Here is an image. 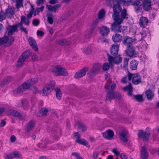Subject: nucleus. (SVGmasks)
<instances>
[{
  "mask_svg": "<svg viewBox=\"0 0 159 159\" xmlns=\"http://www.w3.org/2000/svg\"><path fill=\"white\" fill-rule=\"evenodd\" d=\"M44 8V6H42L39 8L36 9L34 12V15L35 16L38 15L40 12H42Z\"/></svg>",
  "mask_w": 159,
  "mask_h": 159,
  "instance_id": "43",
  "label": "nucleus"
},
{
  "mask_svg": "<svg viewBox=\"0 0 159 159\" xmlns=\"http://www.w3.org/2000/svg\"><path fill=\"white\" fill-rule=\"evenodd\" d=\"M120 157L122 159H127V157L124 153H122L120 155Z\"/></svg>",
  "mask_w": 159,
  "mask_h": 159,
  "instance_id": "61",
  "label": "nucleus"
},
{
  "mask_svg": "<svg viewBox=\"0 0 159 159\" xmlns=\"http://www.w3.org/2000/svg\"><path fill=\"white\" fill-rule=\"evenodd\" d=\"M119 137L123 142L125 143L127 141V132L123 128H121L120 129Z\"/></svg>",
  "mask_w": 159,
  "mask_h": 159,
  "instance_id": "15",
  "label": "nucleus"
},
{
  "mask_svg": "<svg viewBox=\"0 0 159 159\" xmlns=\"http://www.w3.org/2000/svg\"><path fill=\"white\" fill-rule=\"evenodd\" d=\"M140 34L141 35V36L143 39V38L145 37L146 35V33L144 31H142L141 32Z\"/></svg>",
  "mask_w": 159,
  "mask_h": 159,
  "instance_id": "60",
  "label": "nucleus"
},
{
  "mask_svg": "<svg viewBox=\"0 0 159 159\" xmlns=\"http://www.w3.org/2000/svg\"><path fill=\"white\" fill-rule=\"evenodd\" d=\"M75 142L79 143L84 145L86 146H88V142L83 139H78L76 140Z\"/></svg>",
  "mask_w": 159,
  "mask_h": 159,
  "instance_id": "40",
  "label": "nucleus"
},
{
  "mask_svg": "<svg viewBox=\"0 0 159 159\" xmlns=\"http://www.w3.org/2000/svg\"><path fill=\"white\" fill-rule=\"evenodd\" d=\"M121 2L126 6H129L131 2H133L137 13L141 12L142 10V6L139 0H121Z\"/></svg>",
  "mask_w": 159,
  "mask_h": 159,
  "instance_id": "5",
  "label": "nucleus"
},
{
  "mask_svg": "<svg viewBox=\"0 0 159 159\" xmlns=\"http://www.w3.org/2000/svg\"><path fill=\"white\" fill-rule=\"evenodd\" d=\"M34 10V5H31L30 8L27 15V18L28 19L32 17Z\"/></svg>",
  "mask_w": 159,
  "mask_h": 159,
  "instance_id": "41",
  "label": "nucleus"
},
{
  "mask_svg": "<svg viewBox=\"0 0 159 159\" xmlns=\"http://www.w3.org/2000/svg\"><path fill=\"white\" fill-rule=\"evenodd\" d=\"M135 37V39L136 41H139L143 39L140 34H136Z\"/></svg>",
  "mask_w": 159,
  "mask_h": 159,
  "instance_id": "51",
  "label": "nucleus"
},
{
  "mask_svg": "<svg viewBox=\"0 0 159 159\" xmlns=\"http://www.w3.org/2000/svg\"><path fill=\"white\" fill-rule=\"evenodd\" d=\"M150 135V133L149 131H146L144 132L142 130H139L138 133L139 137L143 139V140L145 141L148 140Z\"/></svg>",
  "mask_w": 159,
  "mask_h": 159,
  "instance_id": "14",
  "label": "nucleus"
},
{
  "mask_svg": "<svg viewBox=\"0 0 159 159\" xmlns=\"http://www.w3.org/2000/svg\"><path fill=\"white\" fill-rule=\"evenodd\" d=\"M17 25L8 26L7 28V32L9 35H12L15 32L17 31Z\"/></svg>",
  "mask_w": 159,
  "mask_h": 159,
  "instance_id": "18",
  "label": "nucleus"
},
{
  "mask_svg": "<svg viewBox=\"0 0 159 159\" xmlns=\"http://www.w3.org/2000/svg\"><path fill=\"white\" fill-rule=\"evenodd\" d=\"M105 79L107 81V84L105 85L106 90L107 93V100H111L113 99L115 96H118L119 98L120 97V95L119 93L113 92L114 90L116 88V84L113 82L111 81L110 75L109 74H107L105 75Z\"/></svg>",
  "mask_w": 159,
  "mask_h": 159,
  "instance_id": "1",
  "label": "nucleus"
},
{
  "mask_svg": "<svg viewBox=\"0 0 159 159\" xmlns=\"http://www.w3.org/2000/svg\"><path fill=\"white\" fill-rule=\"evenodd\" d=\"M6 122L5 121L2 120L0 124V127H3L6 125Z\"/></svg>",
  "mask_w": 159,
  "mask_h": 159,
  "instance_id": "64",
  "label": "nucleus"
},
{
  "mask_svg": "<svg viewBox=\"0 0 159 159\" xmlns=\"http://www.w3.org/2000/svg\"><path fill=\"white\" fill-rule=\"evenodd\" d=\"M139 23L141 27L145 28L148 24V20L146 17L142 16L140 18Z\"/></svg>",
  "mask_w": 159,
  "mask_h": 159,
  "instance_id": "17",
  "label": "nucleus"
},
{
  "mask_svg": "<svg viewBox=\"0 0 159 159\" xmlns=\"http://www.w3.org/2000/svg\"><path fill=\"white\" fill-rule=\"evenodd\" d=\"M55 86V82L51 81L47 83L42 91L43 95H47L49 94L53 89Z\"/></svg>",
  "mask_w": 159,
  "mask_h": 159,
  "instance_id": "8",
  "label": "nucleus"
},
{
  "mask_svg": "<svg viewBox=\"0 0 159 159\" xmlns=\"http://www.w3.org/2000/svg\"><path fill=\"white\" fill-rule=\"evenodd\" d=\"M133 42V39L132 38H129L128 37H125L123 41V44L126 46L127 47H131Z\"/></svg>",
  "mask_w": 159,
  "mask_h": 159,
  "instance_id": "23",
  "label": "nucleus"
},
{
  "mask_svg": "<svg viewBox=\"0 0 159 159\" xmlns=\"http://www.w3.org/2000/svg\"><path fill=\"white\" fill-rule=\"evenodd\" d=\"M48 22L50 24H52L53 22L52 18L51 17H48Z\"/></svg>",
  "mask_w": 159,
  "mask_h": 159,
  "instance_id": "62",
  "label": "nucleus"
},
{
  "mask_svg": "<svg viewBox=\"0 0 159 159\" xmlns=\"http://www.w3.org/2000/svg\"><path fill=\"white\" fill-rule=\"evenodd\" d=\"M121 0H106V3L108 5H111L112 3L114 4L113 10L114 13L113 14L112 17L113 19L117 18L118 14L121 11L122 8L120 5Z\"/></svg>",
  "mask_w": 159,
  "mask_h": 159,
  "instance_id": "3",
  "label": "nucleus"
},
{
  "mask_svg": "<svg viewBox=\"0 0 159 159\" xmlns=\"http://www.w3.org/2000/svg\"><path fill=\"white\" fill-rule=\"evenodd\" d=\"M138 62L136 60L132 61L130 63V67L132 70H135L137 69Z\"/></svg>",
  "mask_w": 159,
  "mask_h": 159,
  "instance_id": "34",
  "label": "nucleus"
},
{
  "mask_svg": "<svg viewBox=\"0 0 159 159\" xmlns=\"http://www.w3.org/2000/svg\"><path fill=\"white\" fill-rule=\"evenodd\" d=\"M61 6L60 4H56L53 6L51 5H47L46 6V8L49 11H51L56 12L57 10Z\"/></svg>",
  "mask_w": 159,
  "mask_h": 159,
  "instance_id": "24",
  "label": "nucleus"
},
{
  "mask_svg": "<svg viewBox=\"0 0 159 159\" xmlns=\"http://www.w3.org/2000/svg\"><path fill=\"white\" fill-rule=\"evenodd\" d=\"M100 33L103 36H106L108 34L109 29L106 26H103L100 29Z\"/></svg>",
  "mask_w": 159,
  "mask_h": 159,
  "instance_id": "30",
  "label": "nucleus"
},
{
  "mask_svg": "<svg viewBox=\"0 0 159 159\" xmlns=\"http://www.w3.org/2000/svg\"><path fill=\"white\" fill-rule=\"evenodd\" d=\"M129 15L127 13L126 10L125 9H123L121 13V17H120L119 14H118V16H117V18L118 19H121L123 21V20L125 19H127L129 18Z\"/></svg>",
  "mask_w": 159,
  "mask_h": 159,
  "instance_id": "27",
  "label": "nucleus"
},
{
  "mask_svg": "<svg viewBox=\"0 0 159 159\" xmlns=\"http://www.w3.org/2000/svg\"><path fill=\"white\" fill-rule=\"evenodd\" d=\"M88 70V68L85 67L83 68L80 71L77 72L75 75V78L78 79L84 76L86 73V71Z\"/></svg>",
  "mask_w": 159,
  "mask_h": 159,
  "instance_id": "16",
  "label": "nucleus"
},
{
  "mask_svg": "<svg viewBox=\"0 0 159 159\" xmlns=\"http://www.w3.org/2000/svg\"><path fill=\"white\" fill-rule=\"evenodd\" d=\"M101 68V65L100 64H94L89 72L88 73V74L90 77L94 76L98 74Z\"/></svg>",
  "mask_w": 159,
  "mask_h": 159,
  "instance_id": "11",
  "label": "nucleus"
},
{
  "mask_svg": "<svg viewBox=\"0 0 159 159\" xmlns=\"http://www.w3.org/2000/svg\"><path fill=\"white\" fill-rule=\"evenodd\" d=\"M128 80H129L128 79V75L127 76H125L123 77L121 79V82L123 83H125L127 82Z\"/></svg>",
  "mask_w": 159,
  "mask_h": 159,
  "instance_id": "50",
  "label": "nucleus"
},
{
  "mask_svg": "<svg viewBox=\"0 0 159 159\" xmlns=\"http://www.w3.org/2000/svg\"><path fill=\"white\" fill-rule=\"evenodd\" d=\"M103 137L107 139H111L114 136V132L111 130H109L102 133Z\"/></svg>",
  "mask_w": 159,
  "mask_h": 159,
  "instance_id": "19",
  "label": "nucleus"
},
{
  "mask_svg": "<svg viewBox=\"0 0 159 159\" xmlns=\"http://www.w3.org/2000/svg\"><path fill=\"white\" fill-rule=\"evenodd\" d=\"M135 98L137 101L141 102L143 101V96L141 95H137L134 96Z\"/></svg>",
  "mask_w": 159,
  "mask_h": 159,
  "instance_id": "45",
  "label": "nucleus"
},
{
  "mask_svg": "<svg viewBox=\"0 0 159 159\" xmlns=\"http://www.w3.org/2000/svg\"><path fill=\"white\" fill-rule=\"evenodd\" d=\"M29 105L28 102L26 100H24L21 101L20 103V104H18L19 106H22L25 109H26V107H27Z\"/></svg>",
  "mask_w": 159,
  "mask_h": 159,
  "instance_id": "35",
  "label": "nucleus"
},
{
  "mask_svg": "<svg viewBox=\"0 0 159 159\" xmlns=\"http://www.w3.org/2000/svg\"><path fill=\"white\" fill-rule=\"evenodd\" d=\"M51 72L56 75L67 76L68 73L66 70L60 65L53 66L51 70Z\"/></svg>",
  "mask_w": 159,
  "mask_h": 159,
  "instance_id": "6",
  "label": "nucleus"
},
{
  "mask_svg": "<svg viewBox=\"0 0 159 159\" xmlns=\"http://www.w3.org/2000/svg\"><path fill=\"white\" fill-rule=\"evenodd\" d=\"M48 112V111L47 109L44 108H42L39 111V112L38 113L37 115L40 117L45 116L47 115Z\"/></svg>",
  "mask_w": 159,
  "mask_h": 159,
  "instance_id": "33",
  "label": "nucleus"
},
{
  "mask_svg": "<svg viewBox=\"0 0 159 159\" xmlns=\"http://www.w3.org/2000/svg\"><path fill=\"white\" fill-rule=\"evenodd\" d=\"M35 126V123L34 121H30L28 124L27 126V131L29 132L31 130L34 128Z\"/></svg>",
  "mask_w": 159,
  "mask_h": 159,
  "instance_id": "39",
  "label": "nucleus"
},
{
  "mask_svg": "<svg viewBox=\"0 0 159 159\" xmlns=\"http://www.w3.org/2000/svg\"><path fill=\"white\" fill-rule=\"evenodd\" d=\"M115 22L111 25V30L113 31L118 32H122L127 29V27L125 26L120 25L122 22V20L121 19H116L115 18Z\"/></svg>",
  "mask_w": 159,
  "mask_h": 159,
  "instance_id": "4",
  "label": "nucleus"
},
{
  "mask_svg": "<svg viewBox=\"0 0 159 159\" xmlns=\"http://www.w3.org/2000/svg\"><path fill=\"white\" fill-rule=\"evenodd\" d=\"M38 81L37 78L30 79L24 82L21 85L14 91V94L22 93L28 89L32 85L35 84Z\"/></svg>",
  "mask_w": 159,
  "mask_h": 159,
  "instance_id": "2",
  "label": "nucleus"
},
{
  "mask_svg": "<svg viewBox=\"0 0 159 159\" xmlns=\"http://www.w3.org/2000/svg\"><path fill=\"white\" fill-rule=\"evenodd\" d=\"M112 151L116 156H118L120 154L118 150L116 148H114L112 150Z\"/></svg>",
  "mask_w": 159,
  "mask_h": 159,
  "instance_id": "56",
  "label": "nucleus"
},
{
  "mask_svg": "<svg viewBox=\"0 0 159 159\" xmlns=\"http://www.w3.org/2000/svg\"><path fill=\"white\" fill-rule=\"evenodd\" d=\"M105 12L104 9H101L99 12L98 15V18L99 19L104 18L105 16Z\"/></svg>",
  "mask_w": 159,
  "mask_h": 159,
  "instance_id": "42",
  "label": "nucleus"
},
{
  "mask_svg": "<svg viewBox=\"0 0 159 159\" xmlns=\"http://www.w3.org/2000/svg\"><path fill=\"white\" fill-rule=\"evenodd\" d=\"M122 60V58L120 55L115 57L109 55L108 57V61L111 65H113L114 64H118L121 62Z\"/></svg>",
  "mask_w": 159,
  "mask_h": 159,
  "instance_id": "13",
  "label": "nucleus"
},
{
  "mask_svg": "<svg viewBox=\"0 0 159 159\" xmlns=\"http://www.w3.org/2000/svg\"><path fill=\"white\" fill-rule=\"evenodd\" d=\"M154 0H144L143 2V8L144 10L148 11L151 8V3Z\"/></svg>",
  "mask_w": 159,
  "mask_h": 159,
  "instance_id": "20",
  "label": "nucleus"
},
{
  "mask_svg": "<svg viewBox=\"0 0 159 159\" xmlns=\"http://www.w3.org/2000/svg\"><path fill=\"white\" fill-rule=\"evenodd\" d=\"M79 129L82 131H84L86 130V128L85 125L82 124H80L78 125Z\"/></svg>",
  "mask_w": 159,
  "mask_h": 159,
  "instance_id": "48",
  "label": "nucleus"
},
{
  "mask_svg": "<svg viewBox=\"0 0 159 159\" xmlns=\"http://www.w3.org/2000/svg\"><path fill=\"white\" fill-rule=\"evenodd\" d=\"M14 12V9L12 8H9L6 10L5 14L8 18H11Z\"/></svg>",
  "mask_w": 159,
  "mask_h": 159,
  "instance_id": "31",
  "label": "nucleus"
},
{
  "mask_svg": "<svg viewBox=\"0 0 159 159\" xmlns=\"http://www.w3.org/2000/svg\"><path fill=\"white\" fill-rule=\"evenodd\" d=\"M16 6L17 8H19L23 6V0H16Z\"/></svg>",
  "mask_w": 159,
  "mask_h": 159,
  "instance_id": "44",
  "label": "nucleus"
},
{
  "mask_svg": "<svg viewBox=\"0 0 159 159\" xmlns=\"http://www.w3.org/2000/svg\"><path fill=\"white\" fill-rule=\"evenodd\" d=\"M129 61V59L127 58H125L124 60L123 67L124 68H126L127 67L128 64V62Z\"/></svg>",
  "mask_w": 159,
  "mask_h": 159,
  "instance_id": "49",
  "label": "nucleus"
},
{
  "mask_svg": "<svg viewBox=\"0 0 159 159\" xmlns=\"http://www.w3.org/2000/svg\"><path fill=\"white\" fill-rule=\"evenodd\" d=\"M39 23V20L38 19H35L33 20V24L34 26H37Z\"/></svg>",
  "mask_w": 159,
  "mask_h": 159,
  "instance_id": "53",
  "label": "nucleus"
},
{
  "mask_svg": "<svg viewBox=\"0 0 159 159\" xmlns=\"http://www.w3.org/2000/svg\"><path fill=\"white\" fill-rule=\"evenodd\" d=\"M8 115L15 117H18L20 119L22 118V117L20 113L17 111L13 110H10L7 111Z\"/></svg>",
  "mask_w": 159,
  "mask_h": 159,
  "instance_id": "22",
  "label": "nucleus"
},
{
  "mask_svg": "<svg viewBox=\"0 0 159 159\" xmlns=\"http://www.w3.org/2000/svg\"><path fill=\"white\" fill-rule=\"evenodd\" d=\"M123 89L125 91L128 92V94L129 96H131L132 95L133 88L130 83L129 84L128 86L124 87Z\"/></svg>",
  "mask_w": 159,
  "mask_h": 159,
  "instance_id": "32",
  "label": "nucleus"
},
{
  "mask_svg": "<svg viewBox=\"0 0 159 159\" xmlns=\"http://www.w3.org/2000/svg\"><path fill=\"white\" fill-rule=\"evenodd\" d=\"M20 157V155L18 152H13L7 155L6 157V159H11L14 157Z\"/></svg>",
  "mask_w": 159,
  "mask_h": 159,
  "instance_id": "29",
  "label": "nucleus"
},
{
  "mask_svg": "<svg viewBox=\"0 0 159 159\" xmlns=\"http://www.w3.org/2000/svg\"><path fill=\"white\" fill-rule=\"evenodd\" d=\"M20 29L22 31L24 32L26 34H27L28 33V32L26 30V29L23 27L21 25Z\"/></svg>",
  "mask_w": 159,
  "mask_h": 159,
  "instance_id": "63",
  "label": "nucleus"
},
{
  "mask_svg": "<svg viewBox=\"0 0 159 159\" xmlns=\"http://www.w3.org/2000/svg\"><path fill=\"white\" fill-rule=\"evenodd\" d=\"M137 29V26L135 25H134L132 27L130 30L133 32L134 33H135L136 32V31Z\"/></svg>",
  "mask_w": 159,
  "mask_h": 159,
  "instance_id": "58",
  "label": "nucleus"
},
{
  "mask_svg": "<svg viewBox=\"0 0 159 159\" xmlns=\"http://www.w3.org/2000/svg\"><path fill=\"white\" fill-rule=\"evenodd\" d=\"M6 16L5 13L2 11H0V21H2L6 18Z\"/></svg>",
  "mask_w": 159,
  "mask_h": 159,
  "instance_id": "46",
  "label": "nucleus"
},
{
  "mask_svg": "<svg viewBox=\"0 0 159 159\" xmlns=\"http://www.w3.org/2000/svg\"><path fill=\"white\" fill-rule=\"evenodd\" d=\"M58 43L62 45H64L65 44H67L66 41L65 39L61 40L59 41Z\"/></svg>",
  "mask_w": 159,
  "mask_h": 159,
  "instance_id": "54",
  "label": "nucleus"
},
{
  "mask_svg": "<svg viewBox=\"0 0 159 159\" xmlns=\"http://www.w3.org/2000/svg\"><path fill=\"white\" fill-rule=\"evenodd\" d=\"M128 77L129 80H132L133 83L135 84H138L141 81V76L138 74H132L128 73Z\"/></svg>",
  "mask_w": 159,
  "mask_h": 159,
  "instance_id": "9",
  "label": "nucleus"
},
{
  "mask_svg": "<svg viewBox=\"0 0 159 159\" xmlns=\"http://www.w3.org/2000/svg\"><path fill=\"white\" fill-rule=\"evenodd\" d=\"M146 93L147 97L149 100H151L154 96V93L150 90H148L146 91Z\"/></svg>",
  "mask_w": 159,
  "mask_h": 159,
  "instance_id": "37",
  "label": "nucleus"
},
{
  "mask_svg": "<svg viewBox=\"0 0 159 159\" xmlns=\"http://www.w3.org/2000/svg\"><path fill=\"white\" fill-rule=\"evenodd\" d=\"M122 39L121 35L118 34H114L112 37V39L113 42L116 43L121 41Z\"/></svg>",
  "mask_w": 159,
  "mask_h": 159,
  "instance_id": "28",
  "label": "nucleus"
},
{
  "mask_svg": "<svg viewBox=\"0 0 159 159\" xmlns=\"http://www.w3.org/2000/svg\"><path fill=\"white\" fill-rule=\"evenodd\" d=\"M44 34L43 31L38 30L37 32V35L39 36H42Z\"/></svg>",
  "mask_w": 159,
  "mask_h": 159,
  "instance_id": "57",
  "label": "nucleus"
},
{
  "mask_svg": "<svg viewBox=\"0 0 159 159\" xmlns=\"http://www.w3.org/2000/svg\"><path fill=\"white\" fill-rule=\"evenodd\" d=\"M119 46L117 44H113L111 48V53L112 55H117L118 52Z\"/></svg>",
  "mask_w": 159,
  "mask_h": 159,
  "instance_id": "26",
  "label": "nucleus"
},
{
  "mask_svg": "<svg viewBox=\"0 0 159 159\" xmlns=\"http://www.w3.org/2000/svg\"><path fill=\"white\" fill-rule=\"evenodd\" d=\"M56 98L59 100H60L61 98V92L59 88H57L55 89Z\"/></svg>",
  "mask_w": 159,
  "mask_h": 159,
  "instance_id": "38",
  "label": "nucleus"
},
{
  "mask_svg": "<svg viewBox=\"0 0 159 159\" xmlns=\"http://www.w3.org/2000/svg\"><path fill=\"white\" fill-rule=\"evenodd\" d=\"M30 55V52L29 51H25L19 58L16 65V66L19 67L21 66L25 60L29 57Z\"/></svg>",
  "mask_w": 159,
  "mask_h": 159,
  "instance_id": "12",
  "label": "nucleus"
},
{
  "mask_svg": "<svg viewBox=\"0 0 159 159\" xmlns=\"http://www.w3.org/2000/svg\"><path fill=\"white\" fill-rule=\"evenodd\" d=\"M139 51V47L131 46L127 47L125 52L128 56L134 58L138 56Z\"/></svg>",
  "mask_w": 159,
  "mask_h": 159,
  "instance_id": "7",
  "label": "nucleus"
},
{
  "mask_svg": "<svg viewBox=\"0 0 159 159\" xmlns=\"http://www.w3.org/2000/svg\"><path fill=\"white\" fill-rule=\"evenodd\" d=\"M30 23L29 19L27 18L25 16L21 17V24H24L26 25H28Z\"/></svg>",
  "mask_w": 159,
  "mask_h": 159,
  "instance_id": "36",
  "label": "nucleus"
},
{
  "mask_svg": "<svg viewBox=\"0 0 159 159\" xmlns=\"http://www.w3.org/2000/svg\"><path fill=\"white\" fill-rule=\"evenodd\" d=\"M14 38L12 37L9 39L7 36H5L0 38V45H4L5 47H8L11 45L14 41Z\"/></svg>",
  "mask_w": 159,
  "mask_h": 159,
  "instance_id": "10",
  "label": "nucleus"
},
{
  "mask_svg": "<svg viewBox=\"0 0 159 159\" xmlns=\"http://www.w3.org/2000/svg\"><path fill=\"white\" fill-rule=\"evenodd\" d=\"M72 155L75 157L77 159H79V158L81 157L80 156L79 154L77 152H73L72 153Z\"/></svg>",
  "mask_w": 159,
  "mask_h": 159,
  "instance_id": "55",
  "label": "nucleus"
},
{
  "mask_svg": "<svg viewBox=\"0 0 159 159\" xmlns=\"http://www.w3.org/2000/svg\"><path fill=\"white\" fill-rule=\"evenodd\" d=\"M29 42L30 46L36 52L38 50L37 45L34 39L32 37H30L29 39Z\"/></svg>",
  "mask_w": 159,
  "mask_h": 159,
  "instance_id": "21",
  "label": "nucleus"
},
{
  "mask_svg": "<svg viewBox=\"0 0 159 159\" xmlns=\"http://www.w3.org/2000/svg\"><path fill=\"white\" fill-rule=\"evenodd\" d=\"M32 59L34 61H37L39 60L38 57L36 54H33L32 56Z\"/></svg>",
  "mask_w": 159,
  "mask_h": 159,
  "instance_id": "52",
  "label": "nucleus"
},
{
  "mask_svg": "<svg viewBox=\"0 0 159 159\" xmlns=\"http://www.w3.org/2000/svg\"><path fill=\"white\" fill-rule=\"evenodd\" d=\"M148 153L145 147L142 148L141 150V159H148Z\"/></svg>",
  "mask_w": 159,
  "mask_h": 159,
  "instance_id": "25",
  "label": "nucleus"
},
{
  "mask_svg": "<svg viewBox=\"0 0 159 159\" xmlns=\"http://www.w3.org/2000/svg\"><path fill=\"white\" fill-rule=\"evenodd\" d=\"M110 65L108 64L107 62H105L104 63L103 66V69L104 71H107L108 70L111 66L109 63Z\"/></svg>",
  "mask_w": 159,
  "mask_h": 159,
  "instance_id": "47",
  "label": "nucleus"
},
{
  "mask_svg": "<svg viewBox=\"0 0 159 159\" xmlns=\"http://www.w3.org/2000/svg\"><path fill=\"white\" fill-rule=\"evenodd\" d=\"M74 138H76L77 139H79L80 137V134L78 132H76L74 134Z\"/></svg>",
  "mask_w": 159,
  "mask_h": 159,
  "instance_id": "59",
  "label": "nucleus"
}]
</instances>
